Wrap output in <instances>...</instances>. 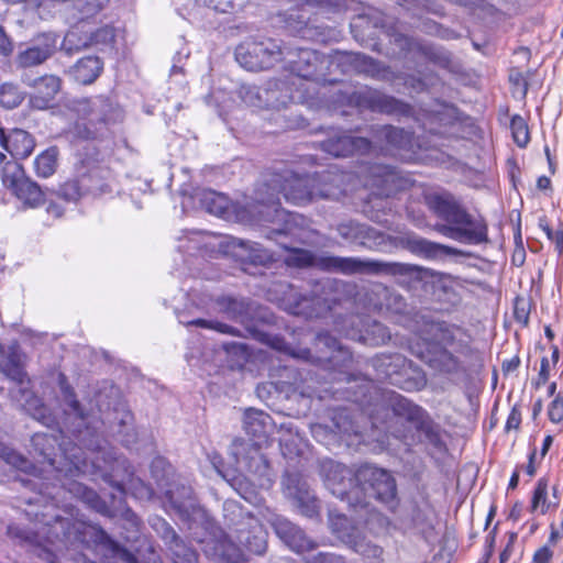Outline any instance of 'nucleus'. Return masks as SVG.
I'll use <instances>...</instances> for the list:
<instances>
[{
	"mask_svg": "<svg viewBox=\"0 0 563 563\" xmlns=\"http://www.w3.org/2000/svg\"><path fill=\"white\" fill-rule=\"evenodd\" d=\"M391 401L393 410L397 416L404 417L409 421H415L422 418L423 410L402 396H394Z\"/></svg>",
	"mask_w": 563,
	"mask_h": 563,
	"instance_id": "4c0bfd02",
	"label": "nucleus"
},
{
	"mask_svg": "<svg viewBox=\"0 0 563 563\" xmlns=\"http://www.w3.org/2000/svg\"><path fill=\"white\" fill-rule=\"evenodd\" d=\"M23 99L24 95L20 91L16 85L5 82L0 86V103L3 107L13 109L20 106Z\"/></svg>",
	"mask_w": 563,
	"mask_h": 563,
	"instance_id": "79ce46f5",
	"label": "nucleus"
},
{
	"mask_svg": "<svg viewBox=\"0 0 563 563\" xmlns=\"http://www.w3.org/2000/svg\"><path fill=\"white\" fill-rule=\"evenodd\" d=\"M325 487L338 498L351 503L352 495H358L355 473L335 461H325L321 465Z\"/></svg>",
	"mask_w": 563,
	"mask_h": 563,
	"instance_id": "9d476101",
	"label": "nucleus"
},
{
	"mask_svg": "<svg viewBox=\"0 0 563 563\" xmlns=\"http://www.w3.org/2000/svg\"><path fill=\"white\" fill-rule=\"evenodd\" d=\"M377 366L390 384L401 388H411V384L404 379L410 363L402 355L383 356L378 360Z\"/></svg>",
	"mask_w": 563,
	"mask_h": 563,
	"instance_id": "b1692460",
	"label": "nucleus"
},
{
	"mask_svg": "<svg viewBox=\"0 0 563 563\" xmlns=\"http://www.w3.org/2000/svg\"><path fill=\"white\" fill-rule=\"evenodd\" d=\"M252 528V532L240 530L238 539L250 552L261 555L266 551V534L257 522Z\"/></svg>",
	"mask_w": 563,
	"mask_h": 563,
	"instance_id": "7c9ffc66",
	"label": "nucleus"
},
{
	"mask_svg": "<svg viewBox=\"0 0 563 563\" xmlns=\"http://www.w3.org/2000/svg\"><path fill=\"white\" fill-rule=\"evenodd\" d=\"M272 526L285 544L297 553H302L314 547V543L306 537L300 528L284 517L275 516Z\"/></svg>",
	"mask_w": 563,
	"mask_h": 563,
	"instance_id": "a211bd4d",
	"label": "nucleus"
},
{
	"mask_svg": "<svg viewBox=\"0 0 563 563\" xmlns=\"http://www.w3.org/2000/svg\"><path fill=\"white\" fill-rule=\"evenodd\" d=\"M178 320L181 324H185V325H197V327H201L205 329H212V330H216L221 333H230V334L234 333L232 327L227 325L221 322L209 321V320H205V319L188 320V319L184 318V316L181 313L178 314Z\"/></svg>",
	"mask_w": 563,
	"mask_h": 563,
	"instance_id": "a18cd8bd",
	"label": "nucleus"
},
{
	"mask_svg": "<svg viewBox=\"0 0 563 563\" xmlns=\"http://www.w3.org/2000/svg\"><path fill=\"white\" fill-rule=\"evenodd\" d=\"M103 68L102 60L97 56H87L79 59L71 68L70 75L79 84L89 85L93 82Z\"/></svg>",
	"mask_w": 563,
	"mask_h": 563,
	"instance_id": "bb28decb",
	"label": "nucleus"
},
{
	"mask_svg": "<svg viewBox=\"0 0 563 563\" xmlns=\"http://www.w3.org/2000/svg\"><path fill=\"white\" fill-rule=\"evenodd\" d=\"M57 156L58 151L56 147H49L37 155L34 161L36 175L43 178L52 176L56 170Z\"/></svg>",
	"mask_w": 563,
	"mask_h": 563,
	"instance_id": "e433bc0d",
	"label": "nucleus"
},
{
	"mask_svg": "<svg viewBox=\"0 0 563 563\" xmlns=\"http://www.w3.org/2000/svg\"><path fill=\"white\" fill-rule=\"evenodd\" d=\"M16 198L21 200L25 206L30 208H36L41 206L45 198L42 189L34 181L29 178L22 181V185L14 192Z\"/></svg>",
	"mask_w": 563,
	"mask_h": 563,
	"instance_id": "72a5a7b5",
	"label": "nucleus"
},
{
	"mask_svg": "<svg viewBox=\"0 0 563 563\" xmlns=\"http://www.w3.org/2000/svg\"><path fill=\"white\" fill-rule=\"evenodd\" d=\"M284 494L292 499L301 512L308 517L317 514L316 499L309 490L307 482L298 474L287 473L283 479Z\"/></svg>",
	"mask_w": 563,
	"mask_h": 563,
	"instance_id": "2eb2a0df",
	"label": "nucleus"
},
{
	"mask_svg": "<svg viewBox=\"0 0 563 563\" xmlns=\"http://www.w3.org/2000/svg\"><path fill=\"white\" fill-rule=\"evenodd\" d=\"M289 266H317L321 269L340 272L343 274L386 273L397 277V283L406 285L407 279H419L420 271L415 265L402 263H384L356 257L322 256L316 257L307 250H294L286 258Z\"/></svg>",
	"mask_w": 563,
	"mask_h": 563,
	"instance_id": "7ed1b4c3",
	"label": "nucleus"
},
{
	"mask_svg": "<svg viewBox=\"0 0 563 563\" xmlns=\"http://www.w3.org/2000/svg\"><path fill=\"white\" fill-rule=\"evenodd\" d=\"M41 454L47 460L49 466L55 468L58 473H64L65 476L92 473L95 470L101 468L92 459L89 465L87 461L88 456L77 446H73L70 450L63 449V456L67 461V464L63 466H60L62 462L57 461L55 457H51L45 451H41Z\"/></svg>",
	"mask_w": 563,
	"mask_h": 563,
	"instance_id": "ddd939ff",
	"label": "nucleus"
},
{
	"mask_svg": "<svg viewBox=\"0 0 563 563\" xmlns=\"http://www.w3.org/2000/svg\"><path fill=\"white\" fill-rule=\"evenodd\" d=\"M521 422V415L518 410L512 409L511 412L508 416L507 422H506V429H518Z\"/></svg>",
	"mask_w": 563,
	"mask_h": 563,
	"instance_id": "e2e57ef3",
	"label": "nucleus"
},
{
	"mask_svg": "<svg viewBox=\"0 0 563 563\" xmlns=\"http://www.w3.org/2000/svg\"><path fill=\"white\" fill-rule=\"evenodd\" d=\"M70 110L76 114V121L69 133L81 140L101 135L109 124L122 119L121 108L103 96L73 100Z\"/></svg>",
	"mask_w": 563,
	"mask_h": 563,
	"instance_id": "423d86ee",
	"label": "nucleus"
},
{
	"mask_svg": "<svg viewBox=\"0 0 563 563\" xmlns=\"http://www.w3.org/2000/svg\"><path fill=\"white\" fill-rule=\"evenodd\" d=\"M33 89L30 103L35 109H46L60 89V79L54 75H45L27 82Z\"/></svg>",
	"mask_w": 563,
	"mask_h": 563,
	"instance_id": "412c9836",
	"label": "nucleus"
},
{
	"mask_svg": "<svg viewBox=\"0 0 563 563\" xmlns=\"http://www.w3.org/2000/svg\"><path fill=\"white\" fill-rule=\"evenodd\" d=\"M47 212L54 217H60L63 211L59 206L55 203H49L47 207Z\"/></svg>",
	"mask_w": 563,
	"mask_h": 563,
	"instance_id": "774afa93",
	"label": "nucleus"
},
{
	"mask_svg": "<svg viewBox=\"0 0 563 563\" xmlns=\"http://www.w3.org/2000/svg\"><path fill=\"white\" fill-rule=\"evenodd\" d=\"M549 419L552 422H561L563 420V400L556 397L552 400L548 409Z\"/></svg>",
	"mask_w": 563,
	"mask_h": 563,
	"instance_id": "5fc2aeb1",
	"label": "nucleus"
},
{
	"mask_svg": "<svg viewBox=\"0 0 563 563\" xmlns=\"http://www.w3.org/2000/svg\"><path fill=\"white\" fill-rule=\"evenodd\" d=\"M4 352L0 346V354L2 355ZM0 371L11 380L19 384V391L22 394V397L29 401V397L31 393L26 390L24 386L25 373L23 371L22 364V354L20 353L18 346L12 345L8 349L5 357L0 361Z\"/></svg>",
	"mask_w": 563,
	"mask_h": 563,
	"instance_id": "5701e85b",
	"label": "nucleus"
},
{
	"mask_svg": "<svg viewBox=\"0 0 563 563\" xmlns=\"http://www.w3.org/2000/svg\"><path fill=\"white\" fill-rule=\"evenodd\" d=\"M60 195L68 201H75L80 197V188L77 181H67L60 187Z\"/></svg>",
	"mask_w": 563,
	"mask_h": 563,
	"instance_id": "864d4df0",
	"label": "nucleus"
},
{
	"mask_svg": "<svg viewBox=\"0 0 563 563\" xmlns=\"http://www.w3.org/2000/svg\"><path fill=\"white\" fill-rule=\"evenodd\" d=\"M539 227L545 233L547 238L555 244L559 254L563 253V231L552 230L545 218L539 219Z\"/></svg>",
	"mask_w": 563,
	"mask_h": 563,
	"instance_id": "de8ad7c7",
	"label": "nucleus"
},
{
	"mask_svg": "<svg viewBox=\"0 0 563 563\" xmlns=\"http://www.w3.org/2000/svg\"><path fill=\"white\" fill-rule=\"evenodd\" d=\"M90 46V32H84L81 26L71 27L64 36L62 48L67 53L77 52Z\"/></svg>",
	"mask_w": 563,
	"mask_h": 563,
	"instance_id": "c9c22d12",
	"label": "nucleus"
},
{
	"mask_svg": "<svg viewBox=\"0 0 563 563\" xmlns=\"http://www.w3.org/2000/svg\"><path fill=\"white\" fill-rule=\"evenodd\" d=\"M63 396L65 402L68 405L70 411L79 417L80 419H85V415L82 410L80 409L79 402L75 399V396L73 394V390L67 386H62Z\"/></svg>",
	"mask_w": 563,
	"mask_h": 563,
	"instance_id": "8fccbe9b",
	"label": "nucleus"
},
{
	"mask_svg": "<svg viewBox=\"0 0 563 563\" xmlns=\"http://www.w3.org/2000/svg\"><path fill=\"white\" fill-rule=\"evenodd\" d=\"M210 463L216 472L222 476L230 485L249 503L257 504L260 501L257 493L251 488V482L242 475H230L222 468V460L217 453L209 455Z\"/></svg>",
	"mask_w": 563,
	"mask_h": 563,
	"instance_id": "a878e982",
	"label": "nucleus"
},
{
	"mask_svg": "<svg viewBox=\"0 0 563 563\" xmlns=\"http://www.w3.org/2000/svg\"><path fill=\"white\" fill-rule=\"evenodd\" d=\"M406 247L412 253L426 258H434L442 252H448L449 249L441 244L430 242L426 239L418 236H407L405 240Z\"/></svg>",
	"mask_w": 563,
	"mask_h": 563,
	"instance_id": "c756f323",
	"label": "nucleus"
},
{
	"mask_svg": "<svg viewBox=\"0 0 563 563\" xmlns=\"http://www.w3.org/2000/svg\"><path fill=\"white\" fill-rule=\"evenodd\" d=\"M69 490L71 493L74 492L76 495L80 496L85 501L91 504L93 507L97 506L96 501L98 499V496L93 490L87 489L86 487H84L82 485H80L78 483H73Z\"/></svg>",
	"mask_w": 563,
	"mask_h": 563,
	"instance_id": "3c124183",
	"label": "nucleus"
},
{
	"mask_svg": "<svg viewBox=\"0 0 563 563\" xmlns=\"http://www.w3.org/2000/svg\"><path fill=\"white\" fill-rule=\"evenodd\" d=\"M218 306L219 309L229 318L244 321L247 306L243 300H238L231 297H223L218 300Z\"/></svg>",
	"mask_w": 563,
	"mask_h": 563,
	"instance_id": "ea45409f",
	"label": "nucleus"
},
{
	"mask_svg": "<svg viewBox=\"0 0 563 563\" xmlns=\"http://www.w3.org/2000/svg\"><path fill=\"white\" fill-rule=\"evenodd\" d=\"M230 244L233 256L242 263L266 265L272 261V254L267 250L263 249L258 243L234 239Z\"/></svg>",
	"mask_w": 563,
	"mask_h": 563,
	"instance_id": "393cba45",
	"label": "nucleus"
},
{
	"mask_svg": "<svg viewBox=\"0 0 563 563\" xmlns=\"http://www.w3.org/2000/svg\"><path fill=\"white\" fill-rule=\"evenodd\" d=\"M115 37V29L111 25H103L96 31L90 32V46H96L100 49L113 48Z\"/></svg>",
	"mask_w": 563,
	"mask_h": 563,
	"instance_id": "58836bf2",
	"label": "nucleus"
},
{
	"mask_svg": "<svg viewBox=\"0 0 563 563\" xmlns=\"http://www.w3.org/2000/svg\"><path fill=\"white\" fill-rule=\"evenodd\" d=\"M510 129L516 144L520 147H525L530 141L526 121L521 117L515 115L511 119Z\"/></svg>",
	"mask_w": 563,
	"mask_h": 563,
	"instance_id": "c03bdc74",
	"label": "nucleus"
},
{
	"mask_svg": "<svg viewBox=\"0 0 563 563\" xmlns=\"http://www.w3.org/2000/svg\"><path fill=\"white\" fill-rule=\"evenodd\" d=\"M323 150L335 157H344L353 154H366L372 151V143L364 137L340 135L322 143Z\"/></svg>",
	"mask_w": 563,
	"mask_h": 563,
	"instance_id": "6ab92c4d",
	"label": "nucleus"
},
{
	"mask_svg": "<svg viewBox=\"0 0 563 563\" xmlns=\"http://www.w3.org/2000/svg\"><path fill=\"white\" fill-rule=\"evenodd\" d=\"M5 153L0 151V165L4 164L2 168V183L14 194L20 185H22V181L27 178L24 175L22 166L16 162V159L5 162Z\"/></svg>",
	"mask_w": 563,
	"mask_h": 563,
	"instance_id": "c85d7f7f",
	"label": "nucleus"
},
{
	"mask_svg": "<svg viewBox=\"0 0 563 563\" xmlns=\"http://www.w3.org/2000/svg\"><path fill=\"white\" fill-rule=\"evenodd\" d=\"M550 376V363L547 357L541 360L540 371L537 379V386L543 385L548 382Z\"/></svg>",
	"mask_w": 563,
	"mask_h": 563,
	"instance_id": "13d9d810",
	"label": "nucleus"
},
{
	"mask_svg": "<svg viewBox=\"0 0 563 563\" xmlns=\"http://www.w3.org/2000/svg\"><path fill=\"white\" fill-rule=\"evenodd\" d=\"M340 178L330 172L320 176H299L291 172L276 175L256 191L254 201L246 203L239 216L245 221L283 224L278 231L286 232L295 216L282 209L278 197L268 191L278 189L287 201L299 206L321 198L339 199L344 192L339 186Z\"/></svg>",
	"mask_w": 563,
	"mask_h": 563,
	"instance_id": "f257e3e1",
	"label": "nucleus"
},
{
	"mask_svg": "<svg viewBox=\"0 0 563 563\" xmlns=\"http://www.w3.org/2000/svg\"><path fill=\"white\" fill-rule=\"evenodd\" d=\"M51 441V438H48L47 435H42V434H35L32 439V442L35 446H38L40 444L42 443H48Z\"/></svg>",
	"mask_w": 563,
	"mask_h": 563,
	"instance_id": "338daca9",
	"label": "nucleus"
},
{
	"mask_svg": "<svg viewBox=\"0 0 563 563\" xmlns=\"http://www.w3.org/2000/svg\"><path fill=\"white\" fill-rule=\"evenodd\" d=\"M346 335L352 340H357L368 345L384 344L390 339V332L388 329L376 321L369 324L364 331L352 330L347 331Z\"/></svg>",
	"mask_w": 563,
	"mask_h": 563,
	"instance_id": "cd10ccee",
	"label": "nucleus"
},
{
	"mask_svg": "<svg viewBox=\"0 0 563 563\" xmlns=\"http://www.w3.org/2000/svg\"><path fill=\"white\" fill-rule=\"evenodd\" d=\"M243 428L253 438V443L235 442L232 453L241 470L250 472L260 487L268 488L272 481L268 463L261 452V445L266 442L273 431V420L263 410L249 408L244 412Z\"/></svg>",
	"mask_w": 563,
	"mask_h": 563,
	"instance_id": "20e7f679",
	"label": "nucleus"
},
{
	"mask_svg": "<svg viewBox=\"0 0 563 563\" xmlns=\"http://www.w3.org/2000/svg\"><path fill=\"white\" fill-rule=\"evenodd\" d=\"M431 340L417 338L409 349L413 355L430 367L442 373H456L462 367L461 358L470 354V345L460 328L443 323L431 324Z\"/></svg>",
	"mask_w": 563,
	"mask_h": 563,
	"instance_id": "f03ea898",
	"label": "nucleus"
},
{
	"mask_svg": "<svg viewBox=\"0 0 563 563\" xmlns=\"http://www.w3.org/2000/svg\"><path fill=\"white\" fill-rule=\"evenodd\" d=\"M272 345L276 350H285L286 352H288L289 354H291L295 357L302 358V360H309L310 358V351L309 350H307V349L298 350V351L290 350V349H288L286 346V343L282 339H279V338H274L273 341H272Z\"/></svg>",
	"mask_w": 563,
	"mask_h": 563,
	"instance_id": "603ef678",
	"label": "nucleus"
},
{
	"mask_svg": "<svg viewBox=\"0 0 563 563\" xmlns=\"http://www.w3.org/2000/svg\"><path fill=\"white\" fill-rule=\"evenodd\" d=\"M166 495L172 505L181 514L190 516L196 511V501L192 498V490L190 487H181L177 490H167Z\"/></svg>",
	"mask_w": 563,
	"mask_h": 563,
	"instance_id": "473e14b6",
	"label": "nucleus"
},
{
	"mask_svg": "<svg viewBox=\"0 0 563 563\" xmlns=\"http://www.w3.org/2000/svg\"><path fill=\"white\" fill-rule=\"evenodd\" d=\"M429 209L445 224L438 231L455 241L479 244L487 240V227L482 219L470 216L449 192H431L426 196Z\"/></svg>",
	"mask_w": 563,
	"mask_h": 563,
	"instance_id": "39448f33",
	"label": "nucleus"
},
{
	"mask_svg": "<svg viewBox=\"0 0 563 563\" xmlns=\"http://www.w3.org/2000/svg\"><path fill=\"white\" fill-rule=\"evenodd\" d=\"M201 206L207 212L217 217H224L228 212L229 200L228 198L213 190H202L199 194Z\"/></svg>",
	"mask_w": 563,
	"mask_h": 563,
	"instance_id": "2f4dec72",
	"label": "nucleus"
},
{
	"mask_svg": "<svg viewBox=\"0 0 563 563\" xmlns=\"http://www.w3.org/2000/svg\"><path fill=\"white\" fill-rule=\"evenodd\" d=\"M12 52V43L0 26V54L7 56Z\"/></svg>",
	"mask_w": 563,
	"mask_h": 563,
	"instance_id": "680f3d73",
	"label": "nucleus"
},
{
	"mask_svg": "<svg viewBox=\"0 0 563 563\" xmlns=\"http://www.w3.org/2000/svg\"><path fill=\"white\" fill-rule=\"evenodd\" d=\"M285 51L274 40L263 42H247L238 46L236 60L246 69L255 71L272 67L284 59Z\"/></svg>",
	"mask_w": 563,
	"mask_h": 563,
	"instance_id": "6e6552de",
	"label": "nucleus"
},
{
	"mask_svg": "<svg viewBox=\"0 0 563 563\" xmlns=\"http://www.w3.org/2000/svg\"><path fill=\"white\" fill-rule=\"evenodd\" d=\"M405 300L400 295L388 294L387 297V308L394 310L395 312H404L405 311Z\"/></svg>",
	"mask_w": 563,
	"mask_h": 563,
	"instance_id": "6e6d98bb",
	"label": "nucleus"
},
{
	"mask_svg": "<svg viewBox=\"0 0 563 563\" xmlns=\"http://www.w3.org/2000/svg\"><path fill=\"white\" fill-rule=\"evenodd\" d=\"M309 563H344V561L340 555L333 553H319Z\"/></svg>",
	"mask_w": 563,
	"mask_h": 563,
	"instance_id": "4d7b16f0",
	"label": "nucleus"
},
{
	"mask_svg": "<svg viewBox=\"0 0 563 563\" xmlns=\"http://www.w3.org/2000/svg\"><path fill=\"white\" fill-rule=\"evenodd\" d=\"M110 0H75L73 8L80 23L95 20L109 4Z\"/></svg>",
	"mask_w": 563,
	"mask_h": 563,
	"instance_id": "f704fd0d",
	"label": "nucleus"
},
{
	"mask_svg": "<svg viewBox=\"0 0 563 563\" xmlns=\"http://www.w3.org/2000/svg\"><path fill=\"white\" fill-rule=\"evenodd\" d=\"M139 484L141 485V489H140V493H139V497L141 498H150L152 496V489L144 485L141 481H137Z\"/></svg>",
	"mask_w": 563,
	"mask_h": 563,
	"instance_id": "69168bd1",
	"label": "nucleus"
},
{
	"mask_svg": "<svg viewBox=\"0 0 563 563\" xmlns=\"http://www.w3.org/2000/svg\"><path fill=\"white\" fill-rule=\"evenodd\" d=\"M239 96L246 106L260 107V92L256 87L242 85Z\"/></svg>",
	"mask_w": 563,
	"mask_h": 563,
	"instance_id": "09e8293b",
	"label": "nucleus"
},
{
	"mask_svg": "<svg viewBox=\"0 0 563 563\" xmlns=\"http://www.w3.org/2000/svg\"><path fill=\"white\" fill-rule=\"evenodd\" d=\"M317 344H323L331 351L341 350V346L336 339L332 338L329 334H319L317 336Z\"/></svg>",
	"mask_w": 563,
	"mask_h": 563,
	"instance_id": "bf43d9fd",
	"label": "nucleus"
},
{
	"mask_svg": "<svg viewBox=\"0 0 563 563\" xmlns=\"http://www.w3.org/2000/svg\"><path fill=\"white\" fill-rule=\"evenodd\" d=\"M59 36L54 32H45L34 36L31 42L20 48L15 63L18 67L30 68L43 64L56 51Z\"/></svg>",
	"mask_w": 563,
	"mask_h": 563,
	"instance_id": "9b49d317",
	"label": "nucleus"
},
{
	"mask_svg": "<svg viewBox=\"0 0 563 563\" xmlns=\"http://www.w3.org/2000/svg\"><path fill=\"white\" fill-rule=\"evenodd\" d=\"M551 504L548 501V483L539 479L532 496V511L545 514L550 509Z\"/></svg>",
	"mask_w": 563,
	"mask_h": 563,
	"instance_id": "37998d69",
	"label": "nucleus"
},
{
	"mask_svg": "<svg viewBox=\"0 0 563 563\" xmlns=\"http://www.w3.org/2000/svg\"><path fill=\"white\" fill-rule=\"evenodd\" d=\"M553 553L548 547L540 548L533 555V563H549Z\"/></svg>",
	"mask_w": 563,
	"mask_h": 563,
	"instance_id": "052dcab7",
	"label": "nucleus"
},
{
	"mask_svg": "<svg viewBox=\"0 0 563 563\" xmlns=\"http://www.w3.org/2000/svg\"><path fill=\"white\" fill-rule=\"evenodd\" d=\"M330 527L332 532L356 553L365 558H380L383 549L367 541L344 515L330 514Z\"/></svg>",
	"mask_w": 563,
	"mask_h": 563,
	"instance_id": "1a4fd4ad",
	"label": "nucleus"
},
{
	"mask_svg": "<svg viewBox=\"0 0 563 563\" xmlns=\"http://www.w3.org/2000/svg\"><path fill=\"white\" fill-rule=\"evenodd\" d=\"M330 308L328 299L319 296L307 297L291 294L285 303V309L289 313L305 318L321 317Z\"/></svg>",
	"mask_w": 563,
	"mask_h": 563,
	"instance_id": "aec40b11",
	"label": "nucleus"
},
{
	"mask_svg": "<svg viewBox=\"0 0 563 563\" xmlns=\"http://www.w3.org/2000/svg\"><path fill=\"white\" fill-rule=\"evenodd\" d=\"M339 234L351 242L368 249L384 250L386 238L375 229L354 221L343 222L338 227Z\"/></svg>",
	"mask_w": 563,
	"mask_h": 563,
	"instance_id": "dca6fc26",
	"label": "nucleus"
},
{
	"mask_svg": "<svg viewBox=\"0 0 563 563\" xmlns=\"http://www.w3.org/2000/svg\"><path fill=\"white\" fill-rule=\"evenodd\" d=\"M550 186H551V180L547 176H541L538 178L537 187L540 190H547L550 188Z\"/></svg>",
	"mask_w": 563,
	"mask_h": 563,
	"instance_id": "0e129e2a",
	"label": "nucleus"
},
{
	"mask_svg": "<svg viewBox=\"0 0 563 563\" xmlns=\"http://www.w3.org/2000/svg\"><path fill=\"white\" fill-rule=\"evenodd\" d=\"M375 139L377 142H385L383 150L386 153L401 159L411 158L415 142L410 132L385 125L376 130Z\"/></svg>",
	"mask_w": 563,
	"mask_h": 563,
	"instance_id": "f8f14e48",
	"label": "nucleus"
},
{
	"mask_svg": "<svg viewBox=\"0 0 563 563\" xmlns=\"http://www.w3.org/2000/svg\"><path fill=\"white\" fill-rule=\"evenodd\" d=\"M356 101L360 107L388 114H406L409 112L407 104L386 96L377 90L365 88L356 93Z\"/></svg>",
	"mask_w": 563,
	"mask_h": 563,
	"instance_id": "f3484780",
	"label": "nucleus"
},
{
	"mask_svg": "<svg viewBox=\"0 0 563 563\" xmlns=\"http://www.w3.org/2000/svg\"><path fill=\"white\" fill-rule=\"evenodd\" d=\"M355 482L358 490L364 494L373 496L390 509L396 506V482L386 470L368 464L363 465L355 472Z\"/></svg>",
	"mask_w": 563,
	"mask_h": 563,
	"instance_id": "0eeeda50",
	"label": "nucleus"
},
{
	"mask_svg": "<svg viewBox=\"0 0 563 563\" xmlns=\"http://www.w3.org/2000/svg\"><path fill=\"white\" fill-rule=\"evenodd\" d=\"M0 456L5 463L12 465L16 470L25 473H33L36 471V467L27 459L8 446L0 445Z\"/></svg>",
	"mask_w": 563,
	"mask_h": 563,
	"instance_id": "a19ab883",
	"label": "nucleus"
},
{
	"mask_svg": "<svg viewBox=\"0 0 563 563\" xmlns=\"http://www.w3.org/2000/svg\"><path fill=\"white\" fill-rule=\"evenodd\" d=\"M0 147L14 159L25 158L33 152L34 141L24 130L15 129L5 134L0 128Z\"/></svg>",
	"mask_w": 563,
	"mask_h": 563,
	"instance_id": "4be33fe9",
	"label": "nucleus"
},
{
	"mask_svg": "<svg viewBox=\"0 0 563 563\" xmlns=\"http://www.w3.org/2000/svg\"><path fill=\"white\" fill-rule=\"evenodd\" d=\"M369 169L373 186H384L395 179V172L389 166L374 165Z\"/></svg>",
	"mask_w": 563,
	"mask_h": 563,
	"instance_id": "49530a36",
	"label": "nucleus"
},
{
	"mask_svg": "<svg viewBox=\"0 0 563 563\" xmlns=\"http://www.w3.org/2000/svg\"><path fill=\"white\" fill-rule=\"evenodd\" d=\"M284 59L289 64L291 71L306 79L317 78L318 70L325 62L318 52L310 48H287Z\"/></svg>",
	"mask_w": 563,
	"mask_h": 563,
	"instance_id": "4468645a",
	"label": "nucleus"
}]
</instances>
